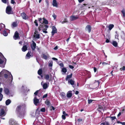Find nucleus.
Masks as SVG:
<instances>
[{"label":"nucleus","instance_id":"obj_1","mask_svg":"<svg viewBox=\"0 0 125 125\" xmlns=\"http://www.w3.org/2000/svg\"><path fill=\"white\" fill-rule=\"evenodd\" d=\"M26 105L25 104L18 106L16 109L18 115L20 118H22L26 114Z\"/></svg>","mask_w":125,"mask_h":125},{"label":"nucleus","instance_id":"obj_2","mask_svg":"<svg viewBox=\"0 0 125 125\" xmlns=\"http://www.w3.org/2000/svg\"><path fill=\"white\" fill-rule=\"evenodd\" d=\"M6 59L2 54L0 52V67L2 68L4 67Z\"/></svg>","mask_w":125,"mask_h":125},{"label":"nucleus","instance_id":"obj_3","mask_svg":"<svg viewBox=\"0 0 125 125\" xmlns=\"http://www.w3.org/2000/svg\"><path fill=\"white\" fill-rule=\"evenodd\" d=\"M6 12V13L8 14H12L13 13V12L12 10V8L10 6H8L7 7Z\"/></svg>","mask_w":125,"mask_h":125},{"label":"nucleus","instance_id":"obj_4","mask_svg":"<svg viewBox=\"0 0 125 125\" xmlns=\"http://www.w3.org/2000/svg\"><path fill=\"white\" fill-rule=\"evenodd\" d=\"M4 91L6 95H9V96H12L11 92L9 89L8 88L4 87Z\"/></svg>","mask_w":125,"mask_h":125},{"label":"nucleus","instance_id":"obj_5","mask_svg":"<svg viewBox=\"0 0 125 125\" xmlns=\"http://www.w3.org/2000/svg\"><path fill=\"white\" fill-rule=\"evenodd\" d=\"M33 103L36 106L39 105V99L37 98V97L36 96H35L34 97L33 99Z\"/></svg>","mask_w":125,"mask_h":125},{"label":"nucleus","instance_id":"obj_6","mask_svg":"<svg viewBox=\"0 0 125 125\" xmlns=\"http://www.w3.org/2000/svg\"><path fill=\"white\" fill-rule=\"evenodd\" d=\"M42 58L46 60L49 58L50 56L48 53H43L42 54Z\"/></svg>","mask_w":125,"mask_h":125},{"label":"nucleus","instance_id":"obj_7","mask_svg":"<svg viewBox=\"0 0 125 125\" xmlns=\"http://www.w3.org/2000/svg\"><path fill=\"white\" fill-rule=\"evenodd\" d=\"M33 38L35 39H39L40 38V35L37 31L36 30L33 35Z\"/></svg>","mask_w":125,"mask_h":125},{"label":"nucleus","instance_id":"obj_8","mask_svg":"<svg viewBox=\"0 0 125 125\" xmlns=\"http://www.w3.org/2000/svg\"><path fill=\"white\" fill-rule=\"evenodd\" d=\"M3 106H0V116L3 115L4 116L6 115L4 109L3 108Z\"/></svg>","mask_w":125,"mask_h":125},{"label":"nucleus","instance_id":"obj_9","mask_svg":"<svg viewBox=\"0 0 125 125\" xmlns=\"http://www.w3.org/2000/svg\"><path fill=\"white\" fill-rule=\"evenodd\" d=\"M21 16L22 19L25 20L28 19L29 18V16L27 15L24 12H22L21 14Z\"/></svg>","mask_w":125,"mask_h":125},{"label":"nucleus","instance_id":"obj_10","mask_svg":"<svg viewBox=\"0 0 125 125\" xmlns=\"http://www.w3.org/2000/svg\"><path fill=\"white\" fill-rule=\"evenodd\" d=\"M57 29L54 26H53L52 27V31L51 32L52 35L53 36L55 33H57Z\"/></svg>","mask_w":125,"mask_h":125},{"label":"nucleus","instance_id":"obj_11","mask_svg":"<svg viewBox=\"0 0 125 125\" xmlns=\"http://www.w3.org/2000/svg\"><path fill=\"white\" fill-rule=\"evenodd\" d=\"M36 46V43L33 41H32V43L31 45V47L32 51H34L35 50Z\"/></svg>","mask_w":125,"mask_h":125},{"label":"nucleus","instance_id":"obj_12","mask_svg":"<svg viewBox=\"0 0 125 125\" xmlns=\"http://www.w3.org/2000/svg\"><path fill=\"white\" fill-rule=\"evenodd\" d=\"M79 18L78 16L77 15H72L70 18V20L71 21H73Z\"/></svg>","mask_w":125,"mask_h":125},{"label":"nucleus","instance_id":"obj_13","mask_svg":"<svg viewBox=\"0 0 125 125\" xmlns=\"http://www.w3.org/2000/svg\"><path fill=\"white\" fill-rule=\"evenodd\" d=\"M42 27L43 28V29H44V30H45V31H43V32L45 33H47V32L46 31V30H47L49 26L46 25H43V24L42 25Z\"/></svg>","mask_w":125,"mask_h":125},{"label":"nucleus","instance_id":"obj_14","mask_svg":"<svg viewBox=\"0 0 125 125\" xmlns=\"http://www.w3.org/2000/svg\"><path fill=\"white\" fill-rule=\"evenodd\" d=\"M68 82L73 87H75V85H74L75 82L72 79L69 80Z\"/></svg>","mask_w":125,"mask_h":125},{"label":"nucleus","instance_id":"obj_15","mask_svg":"<svg viewBox=\"0 0 125 125\" xmlns=\"http://www.w3.org/2000/svg\"><path fill=\"white\" fill-rule=\"evenodd\" d=\"M10 125H15L16 124L15 121L13 119H10L9 122Z\"/></svg>","mask_w":125,"mask_h":125},{"label":"nucleus","instance_id":"obj_16","mask_svg":"<svg viewBox=\"0 0 125 125\" xmlns=\"http://www.w3.org/2000/svg\"><path fill=\"white\" fill-rule=\"evenodd\" d=\"M19 37V34L18 33L17 31H16L14 34L13 36V38L14 40H16L18 39Z\"/></svg>","mask_w":125,"mask_h":125},{"label":"nucleus","instance_id":"obj_17","mask_svg":"<svg viewBox=\"0 0 125 125\" xmlns=\"http://www.w3.org/2000/svg\"><path fill=\"white\" fill-rule=\"evenodd\" d=\"M85 30L86 31H88L89 33L90 32L91 30V26L89 25H87L85 28Z\"/></svg>","mask_w":125,"mask_h":125},{"label":"nucleus","instance_id":"obj_18","mask_svg":"<svg viewBox=\"0 0 125 125\" xmlns=\"http://www.w3.org/2000/svg\"><path fill=\"white\" fill-rule=\"evenodd\" d=\"M49 86V82L46 83H44L42 87L44 89H46Z\"/></svg>","mask_w":125,"mask_h":125},{"label":"nucleus","instance_id":"obj_19","mask_svg":"<svg viewBox=\"0 0 125 125\" xmlns=\"http://www.w3.org/2000/svg\"><path fill=\"white\" fill-rule=\"evenodd\" d=\"M44 78L50 82L51 81V78H50V76L48 74H47L45 75Z\"/></svg>","mask_w":125,"mask_h":125},{"label":"nucleus","instance_id":"obj_20","mask_svg":"<svg viewBox=\"0 0 125 125\" xmlns=\"http://www.w3.org/2000/svg\"><path fill=\"white\" fill-rule=\"evenodd\" d=\"M121 36L122 39L124 40H125V33L124 31H122L121 33Z\"/></svg>","mask_w":125,"mask_h":125},{"label":"nucleus","instance_id":"obj_21","mask_svg":"<svg viewBox=\"0 0 125 125\" xmlns=\"http://www.w3.org/2000/svg\"><path fill=\"white\" fill-rule=\"evenodd\" d=\"M5 28V25L2 23L0 24V31H2Z\"/></svg>","mask_w":125,"mask_h":125},{"label":"nucleus","instance_id":"obj_22","mask_svg":"<svg viewBox=\"0 0 125 125\" xmlns=\"http://www.w3.org/2000/svg\"><path fill=\"white\" fill-rule=\"evenodd\" d=\"M52 5L53 7H58V5L56 0H53Z\"/></svg>","mask_w":125,"mask_h":125},{"label":"nucleus","instance_id":"obj_23","mask_svg":"<svg viewBox=\"0 0 125 125\" xmlns=\"http://www.w3.org/2000/svg\"><path fill=\"white\" fill-rule=\"evenodd\" d=\"M71 92L72 91H69L67 92V95L68 97L70 98L72 96V94Z\"/></svg>","mask_w":125,"mask_h":125},{"label":"nucleus","instance_id":"obj_24","mask_svg":"<svg viewBox=\"0 0 125 125\" xmlns=\"http://www.w3.org/2000/svg\"><path fill=\"white\" fill-rule=\"evenodd\" d=\"M31 56V55L30 54V53L28 52L26 54L25 56V59H30Z\"/></svg>","mask_w":125,"mask_h":125},{"label":"nucleus","instance_id":"obj_25","mask_svg":"<svg viewBox=\"0 0 125 125\" xmlns=\"http://www.w3.org/2000/svg\"><path fill=\"white\" fill-rule=\"evenodd\" d=\"M72 73H71L70 75H67V76L66 78V79H65L66 80V81H67L68 80H68H69V79L70 78H71L72 77Z\"/></svg>","mask_w":125,"mask_h":125},{"label":"nucleus","instance_id":"obj_26","mask_svg":"<svg viewBox=\"0 0 125 125\" xmlns=\"http://www.w3.org/2000/svg\"><path fill=\"white\" fill-rule=\"evenodd\" d=\"M27 50V46L25 45L23 46L22 48V51L23 52H25Z\"/></svg>","mask_w":125,"mask_h":125},{"label":"nucleus","instance_id":"obj_27","mask_svg":"<svg viewBox=\"0 0 125 125\" xmlns=\"http://www.w3.org/2000/svg\"><path fill=\"white\" fill-rule=\"evenodd\" d=\"M11 102V101L9 99L6 100L5 102V104L7 105H8Z\"/></svg>","mask_w":125,"mask_h":125},{"label":"nucleus","instance_id":"obj_28","mask_svg":"<svg viewBox=\"0 0 125 125\" xmlns=\"http://www.w3.org/2000/svg\"><path fill=\"white\" fill-rule=\"evenodd\" d=\"M112 44L115 47H117V42L115 41H113L112 42Z\"/></svg>","mask_w":125,"mask_h":125},{"label":"nucleus","instance_id":"obj_29","mask_svg":"<svg viewBox=\"0 0 125 125\" xmlns=\"http://www.w3.org/2000/svg\"><path fill=\"white\" fill-rule=\"evenodd\" d=\"M102 125H110V124L108 122L105 121L104 122L102 123Z\"/></svg>","mask_w":125,"mask_h":125},{"label":"nucleus","instance_id":"obj_30","mask_svg":"<svg viewBox=\"0 0 125 125\" xmlns=\"http://www.w3.org/2000/svg\"><path fill=\"white\" fill-rule=\"evenodd\" d=\"M43 22L44 23L46 24H48V21L46 20L45 19L43 18Z\"/></svg>","mask_w":125,"mask_h":125},{"label":"nucleus","instance_id":"obj_31","mask_svg":"<svg viewBox=\"0 0 125 125\" xmlns=\"http://www.w3.org/2000/svg\"><path fill=\"white\" fill-rule=\"evenodd\" d=\"M61 96L62 98L63 99H65L66 98L65 94L64 93H61Z\"/></svg>","mask_w":125,"mask_h":125},{"label":"nucleus","instance_id":"obj_32","mask_svg":"<svg viewBox=\"0 0 125 125\" xmlns=\"http://www.w3.org/2000/svg\"><path fill=\"white\" fill-rule=\"evenodd\" d=\"M114 26V25L113 24H111L109 26V29L110 30H111Z\"/></svg>","mask_w":125,"mask_h":125},{"label":"nucleus","instance_id":"obj_33","mask_svg":"<svg viewBox=\"0 0 125 125\" xmlns=\"http://www.w3.org/2000/svg\"><path fill=\"white\" fill-rule=\"evenodd\" d=\"M49 65L48 66L49 67H52V66L53 62L52 61H49L48 62Z\"/></svg>","mask_w":125,"mask_h":125},{"label":"nucleus","instance_id":"obj_34","mask_svg":"<svg viewBox=\"0 0 125 125\" xmlns=\"http://www.w3.org/2000/svg\"><path fill=\"white\" fill-rule=\"evenodd\" d=\"M42 71L41 69H39L38 72V74L39 75H41L42 74Z\"/></svg>","mask_w":125,"mask_h":125},{"label":"nucleus","instance_id":"obj_35","mask_svg":"<svg viewBox=\"0 0 125 125\" xmlns=\"http://www.w3.org/2000/svg\"><path fill=\"white\" fill-rule=\"evenodd\" d=\"M67 71L66 68H63L62 69V71L64 73H65Z\"/></svg>","mask_w":125,"mask_h":125},{"label":"nucleus","instance_id":"obj_36","mask_svg":"<svg viewBox=\"0 0 125 125\" xmlns=\"http://www.w3.org/2000/svg\"><path fill=\"white\" fill-rule=\"evenodd\" d=\"M2 34L5 36H6L8 35V33L5 30H4L3 31Z\"/></svg>","mask_w":125,"mask_h":125},{"label":"nucleus","instance_id":"obj_37","mask_svg":"<svg viewBox=\"0 0 125 125\" xmlns=\"http://www.w3.org/2000/svg\"><path fill=\"white\" fill-rule=\"evenodd\" d=\"M45 103L46 105L48 106H50V102L49 101H45Z\"/></svg>","mask_w":125,"mask_h":125},{"label":"nucleus","instance_id":"obj_38","mask_svg":"<svg viewBox=\"0 0 125 125\" xmlns=\"http://www.w3.org/2000/svg\"><path fill=\"white\" fill-rule=\"evenodd\" d=\"M12 26L14 27H16L17 26V23L16 22H13L12 24Z\"/></svg>","mask_w":125,"mask_h":125},{"label":"nucleus","instance_id":"obj_39","mask_svg":"<svg viewBox=\"0 0 125 125\" xmlns=\"http://www.w3.org/2000/svg\"><path fill=\"white\" fill-rule=\"evenodd\" d=\"M121 12L124 17H125V10L123 9L121 11Z\"/></svg>","mask_w":125,"mask_h":125},{"label":"nucleus","instance_id":"obj_40","mask_svg":"<svg viewBox=\"0 0 125 125\" xmlns=\"http://www.w3.org/2000/svg\"><path fill=\"white\" fill-rule=\"evenodd\" d=\"M116 34L115 35V38L118 39V35L117 34V31H116L115 32Z\"/></svg>","mask_w":125,"mask_h":125},{"label":"nucleus","instance_id":"obj_41","mask_svg":"<svg viewBox=\"0 0 125 125\" xmlns=\"http://www.w3.org/2000/svg\"><path fill=\"white\" fill-rule=\"evenodd\" d=\"M99 84V82L98 81H95L94 84H96L97 86H98Z\"/></svg>","mask_w":125,"mask_h":125},{"label":"nucleus","instance_id":"obj_42","mask_svg":"<svg viewBox=\"0 0 125 125\" xmlns=\"http://www.w3.org/2000/svg\"><path fill=\"white\" fill-rule=\"evenodd\" d=\"M41 111L42 112H45V109L44 108H42L41 109Z\"/></svg>","mask_w":125,"mask_h":125},{"label":"nucleus","instance_id":"obj_43","mask_svg":"<svg viewBox=\"0 0 125 125\" xmlns=\"http://www.w3.org/2000/svg\"><path fill=\"white\" fill-rule=\"evenodd\" d=\"M52 16L54 20L56 19L57 17L56 15H55L54 13L52 15Z\"/></svg>","mask_w":125,"mask_h":125},{"label":"nucleus","instance_id":"obj_44","mask_svg":"<svg viewBox=\"0 0 125 125\" xmlns=\"http://www.w3.org/2000/svg\"><path fill=\"white\" fill-rule=\"evenodd\" d=\"M34 23L35 24V25L36 26H38V24L37 23V20H35L34 21Z\"/></svg>","mask_w":125,"mask_h":125},{"label":"nucleus","instance_id":"obj_45","mask_svg":"<svg viewBox=\"0 0 125 125\" xmlns=\"http://www.w3.org/2000/svg\"><path fill=\"white\" fill-rule=\"evenodd\" d=\"M88 103L89 104H90L92 102V101H93V100L92 99H90L88 100Z\"/></svg>","mask_w":125,"mask_h":125},{"label":"nucleus","instance_id":"obj_46","mask_svg":"<svg viewBox=\"0 0 125 125\" xmlns=\"http://www.w3.org/2000/svg\"><path fill=\"white\" fill-rule=\"evenodd\" d=\"M47 96H48V94H44V95L43 96L42 98H46L47 97Z\"/></svg>","mask_w":125,"mask_h":125},{"label":"nucleus","instance_id":"obj_47","mask_svg":"<svg viewBox=\"0 0 125 125\" xmlns=\"http://www.w3.org/2000/svg\"><path fill=\"white\" fill-rule=\"evenodd\" d=\"M3 96V95L2 94H0V101L2 100Z\"/></svg>","mask_w":125,"mask_h":125},{"label":"nucleus","instance_id":"obj_48","mask_svg":"<svg viewBox=\"0 0 125 125\" xmlns=\"http://www.w3.org/2000/svg\"><path fill=\"white\" fill-rule=\"evenodd\" d=\"M62 113L63 114V115H64L65 116H67L68 115L64 111Z\"/></svg>","mask_w":125,"mask_h":125},{"label":"nucleus","instance_id":"obj_49","mask_svg":"<svg viewBox=\"0 0 125 125\" xmlns=\"http://www.w3.org/2000/svg\"><path fill=\"white\" fill-rule=\"evenodd\" d=\"M11 3L12 4H16V2L14 1V0H11Z\"/></svg>","mask_w":125,"mask_h":125},{"label":"nucleus","instance_id":"obj_50","mask_svg":"<svg viewBox=\"0 0 125 125\" xmlns=\"http://www.w3.org/2000/svg\"><path fill=\"white\" fill-rule=\"evenodd\" d=\"M8 0H1L4 3H6Z\"/></svg>","mask_w":125,"mask_h":125},{"label":"nucleus","instance_id":"obj_51","mask_svg":"<svg viewBox=\"0 0 125 125\" xmlns=\"http://www.w3.org/2000/svg\"><path fill=\"white\" fill-rule=\"evenodd\" d=\"M109 62V63H106L105 62H103L102 63V65H105L106 64H109V63H110V62Z\"/></svg>","mask_w":125,"mask_h":125},{"label":"nucleus","instance_id":"obj_52","mask_svg":"<svg viewBox=\"0 0 125 125\" xmlns=\"http://www.w3.org/2000/svg\"><path fill=\"white\" fill-rule=\"evenodd\" d=\"M39 90H37L36 91V92L34 93V94L35 95V96L37 95V94H38V93L39 92Z\"/></svg>","mask_w":125,"mask_h":125},{"label":"nucleus","instance_id":"obj_53","mask_svg":"<svg viewBox=\"0 0 125 125\" xmlns=\"http://www.w3.org/2000/svg\"><path fill=\"white\" fill-rule=\"evenodd\" d=\"M110 117L111 118V119L112 120H113L116 118V117L115 116H112Z\"/></svg>","mask_w":125,"mask_h":125},{"label":"nucleus","instance_id":"obj_54","mask_svg":"<svg viewBox=\"0 0 125 125\" xmlns=\"http://www.w3.org/2000/svg\"><path fill=\"white\" fill-rule=\"evenodd\" d=\"M38 109H37L35 113V116H38V115H39V114L37 112V110Z\"/></svg>","mask_w":125,"mask_h":125},{"label":"nucleus","instance_id":"obj_55","mask_svg":"<svg viewBox=\"0 0 125 125\" xmlns=\"http://www.w3.org/2000/svg\"><path fill=\"white\" fill-rule=\"evenodd\" d=\"M69 67L71 69H73L74 68V67L73 66L71 65H69Z\"/></svg>","mask_w":125,"mask_h":125},{"label":"nucleus","instance_id":"obj_56","mask_svg":"<svg viewBox=\"0 0 125 125\" xmlns=\"http://www.w3.org/2000/svg\"><path fill=\"white\" fill-rule=\"evenodd\" d=\"M65 116H66L64 115H62V118L63 120H65L66 118Z\"/></svg>","mask_w":125,"mask_h":125},{"label":"nucleus","instance_id":"obj_57","mask_svg":"<svg viewBox=\"0 0 125 125\" xmlns=\"http://www.w3.org/2000/svg\"><path fill=\"white\" fill-rule=\"evenodd\" d=\"M120 70H123V71H124L125 70V66H124L122 68H120Z\"/></svg>","mask_w":125,"mask_h":125},{"label":"nucleus","instance_id":"obj_58","mask_svg":"<svg viewBox=\"0 0 125 125\" xmlns=\"http://www.w3.org/2000/svg\"><path fill=\"white\" fill-rule=\"evenodd\" d=\"M119 123H120L121 124H122V125H125V122H120Z\"/></svg>","mask_w":125,"mask_h":125},{"label":"nucleus","instance_id":"obj_59","mask_svg":"<svg viewBox=\"0 0 125 125\" xmlns=\"http://www.w3.org/2000/svg\"><path fill=\"white\" fill-rule=\"evenodd\" d=\"M60 66L62 67H63L64 66L63 64V63H61L60 64Z\"/></svg>","mask_w":125,"mask_h":125},{"label":"nucleus","instance_id":"obj_60","mask_svg":"<svg viewBox=\"0 0 125 125\" xmlns=\"http://www.w3.org/2000/svg\"><path fill=\"white\" fill-rule=\"evenodd\" d=\"M3 90V89L2 88H0V94H1Z\"/></svg>","mask_w":125,"mask_h":125},{"label":"nucleus","instance_id":"obj_61","mask_svg":"<svg viewBox=\"0 0 125 125\" xmlns=\"http://www.w3.org/2000/svg\"><path fill=\"white\" fill-rule=\"evenodd\" d=\"M67 22V21H61V22L62 24H63L65 22Z\"/></svg>","mask_w":125,"mask_h":125},{"label":"nucleus","instance_id":"obj_62","mask_svg":"<svg viewBox=\"0 0 125 125\" xmlns=\"http://www.w3.org/2000/svg\"><path fill=\"white\" fill-rule=\"evenodd\" d=\"M94 72L95 73L96 71V70H97L96 68L95 67H94Z\"/></svg>","mask_w":125,"mask_h":125},{"label":"nucleus","instance_id":"obj_63","mask_svg":"<svg viewBox=\"0 0 125 125\" xmlns=\"http://www.w3.org/2000/svg\"><path fill=\"white\" fill-rule=\"evenodd\" d=\"M52 59L55 60V61H57L58 60V59L55 58L53 57L52 58Z\"/></svg>","mask_w":125,"mask_h":125},{"label":"nucleus","instance_id":"obj_64","mask_svg":"<svg viewBox=\"0 0 125 125\" xmlns=\"http://www.w3.org/2000/svg\"><path fill=\"white\" fill-rule=\"evenodd\" d=\"M58 46H56L54 48V49L55 50H56L58 49Z\"/></svg>","mask_w":125,"mask_h":125}]
</instances>
